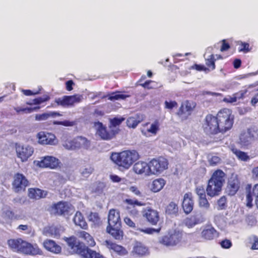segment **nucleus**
Returning <instances> with one entry per match:
<instances>
[{
    "label": "nucleus",
    "instance_id": "18",
    "mask_svg": "<svg viewBox=\"0 0 258 258\" xmlns=\"http://www.w3.org/2000/svg\"><path fill=\"white\" fill-rule=\"evenodd\" d=\"M55 214L62 215L68 214L72 210V207L68 203L60 202L52 208Z\"/></svg>",
    "mask_w": 258,
    "mask_h": 258
},
{
    "label": "nucleus",
    "instance_id": "56",
    "mask_svg": "<svg viewBox=\"0 0 258 258\" xmlns=\"http://www.w3.org/2000/svg\"><path fill=\"white\" fill-rule=\"evenodd\" d=\"M4 216L9 219H18L16 216H14V213L10 210H6L4 212Z\"/></svg>",
    "mask_w": 258,
    "mask_h": 258
},
{
    "label": "nucleus",
    "instance_id": "31",
    "mask_svg": "<svg viewBox=\"0 0 258 258\" xmlns=\"http://www.w3.org/2000/svg\"><path fill=\"white\" fill-rule=\"evenodd\" d=\"M165 184V181L163 178L155 179L151 185V189L153 192H158L163 188Z\"/></svg>",
    "mask_w": 258,
    "mask_h": 258
},
{
    "label": "nucleus",
    "instance_id": "54",
    "mask_svg": "<svg viewBox=\"0 0 258 258\" xmlns=\"http://www.w3.org/2000/svg\"><path fill=\"white\" fill-rule=\"evenodd\" d=\"M125 201L127 204L131 205H136L139 206H143L145 205V203L139 202L137 200L126 199Z\"/></svg>",
    "mask_w": 258,
    "mask_h": 258
},
{
    "label": "nucleus",
    "instance_id": "25",
    "mask_svg": "<svg viewBox=\"0 0 258 258\" xmlns=\"http://www.w3.org/2000/svg\"><path fill=\"white\" fill-rule=\"evenodd\" d=\"M252 196H253L255 197V204L256 205V207L258 209V184H255L252 189V194H251L250 192H249L246 195V201H247V204L246 205L247 207L250 208L252 207Z\"/></svg>",
    "mask_w": 258,
    "mask_h": 258
},
{
    "label": "nucleus",
    "instance_id": "30",
    "mask_svg": "<svg viewBox=\"0 0 258 258\" xmlns=\"http://www.w3.org/2000/svg\"><path fill=\"white\" fill-rule=\"evenodd\" d=\"M74 142L76 149L80 148L87 149L90 146V142L83 137H78L74 139Z\"/></svg>",
    "mask_w": 258,
    "mask_h": 258
},
{
    "label": "nucleus",
    "instance_id": "42",
    "mask_svg": "<svg viewBox=\"0 0 258 258\" xmlns=\"http://www.w3.org/2000/svg\"><path fill=\"white\" fill-rule=\"evenodd\" d=\"M94 168L90 165H87L80 169L81 174L84 177H88L93 171Z\"/></svg>",
    "mask_w": 258,
    "mask_h": 258
},
{
    "label": "nucleus",
    "instance_id": "40",
    "mask_svg": "<svg viewBox=\"0 0 258 258\" xmlns=\"http://www.w3.org/2000/svg\"><path fill=\"white\" fill-rule=\"evenodd\" d=\"M124 120V118L123 117H115L113 119H111L110 120V125L109 128L110 130H116V127L117 126H119L121 123Z\"/></svg>",
    "mask_w": 258,
    "mask_h": 258
},
{
    "label": "nucleus",
    "instance_id": "63",
    "mask_svg": "<svg viewBox=\"0 0 258 258\" xmlns=\"http://www.w3.org/2000/svg\"><path fill=\"white\" fill-rule=\"evenodd\" d=\"M252 239L253 240V242L251 246V249H258V238L255 236H253L252 237Z\"/></svg>",
    "mask_w": 258,
    "mask_h": 258
},
{
    "label": "nucleus",
    "instance_id": "27",
    "mask_svg": "<svg viewBox=\"0 0 258 258\" xmlns=\"http://www.w3.org/2000/svg\"><path fill=\"white\" fill-rule=\"evenodd\" d=\"M78 236L85 240L86 244L90 246H94L96 243L93 237L88 233L85 231H80L77 232Z\"/></svg>",
    "mask_w": 258,
    "mask_h": 258
},
{
    "label": "nucleus",
    "instance_id": "10",
    "mask_svg": "<svg viewBox=\"0 0 258 258\" xmlns=\"http://www.w3.org/2000/svg\"><path fill=\"white\" fill-rule=\"evenodd\" d=\"M82 99V95L76 94L73 96H64L62 97L56 98L55 102L58 105L63 107H69L81 102Z\"/></svg>",
    "mask_w": 258,
    "mask_h": 258
},
{
    "label": "nucleus",
    "instance_id": "50",
    "mask_svg": "<svg viewBox=\"0 0 258 258\" xmlns=\"http://www.w3.org/2000/svg\"><path fill=\"white\" fill-rule=\"evenodd\" d=\"M237 43L241 46V48L239 49V51L246 53L250 51V49L249 48V45L248 43L239 41Z\"/></svg>",
    "mask_w": 258,
    "mask_h": 258
},
{
    "label": "nucleus",
    "instance_id": "41",
    "mask_svg": "<svg viewBox=\"0 0 258 258\" xmlns=\"http://www.w3.org/2000/svg\"><path fill=\"white\" fill-rule=\"evenodd\" d=\"M130 96L125 94H120V92H114L109 95L108 99L110 100H124Z\"/></svg>",
    "mask_w": 258,
    "mask_h": 258
},
{
    "label": "nucleus",
    "instance_id": "33",
    "mask_svg": "<svg viewBox=\"0 0 258 258\" xmlns=\"http://www.w3.org/2000/svg\"><path fill=\"white\" fill-rule=\"evenodd\" d=\"M74 223L78 226L83 229H86L87 227V223L84 220L81 213L77 212L73 219Z\"/></svg>",
    "mask_w": 258,
    "mask_h": 258
},
{
    "label": "nucleus",
    "instance_id": "29",
    "mask_svg": "<svg viewBox=\"0 0 258 258\" xmlns=\"http://www.w3.org/2000/svg\"><path fill=\"white\" fill-rule=\"evenodd\" d=\"M62 232L63 230L61 227L51 226L46 228L44 232L47 236L59 237Z\"/></svg>",
    "mask_w": 258,
    "mask_h": 258
},
{
    "label": "nucleus",
    "instance_id": "39",
    "mask_svg": "<svg viewBox=\"0 0 258 258\" xmlns=\"http://www.w3.org/2000/svg\"><path fill=\"white\" fill-rule=\"evenodd\" d=\"M178 211L177 205L174 202H171L166 207V213L169 215H176Z\"/></svg>",
    "mask_w": 258,
    "mask_h": 258
},
{
    "label": "nucleus",
    "instance_id": "13",
    "mask_svg": "<svg viewBox=\"0 0 258 258\" xmlns=\"http://www.w3.org/2000/svg\"><path fill=\"white\" fill-rule=\"evenodd\" d=\"M94 126L96 130V134L103 140H109L112 139L116 133V130H114L107 131L106 127L100 122H95Z\"/></svg>",
    "mask_w": 258,
    "mask_h": 258
},
{
    "label": "nucleus",
    "instance_id": "51",
    "mask_svg": "<svg viewBox=\"0 0 258 258\" xmlns=\"http://www.w3.org/2000/svg\"><path fill=\"white\" fill-rule=\"evenodd\" d=\"M206 64L210 68H211L212 70L215 69V59L213 54H211L209 56V58H206Z\"/></svg>",
    "mask_w": 258,
    "mask_h": 258
},
{
    "label": "nucleus",
    "instance_id": "24",
    "mask_svg": "<svg viewBox=\"0 0 258 258\" xmlns=\"http://www.w3.org/2000/svg\"><path fill=\"white\" fill-rule=\"evenodd\" d=\"M192 108L189 102H186L181 105L178 112V114L182 119H186L190 115Z\"/></svg>",
    "mask_w": 258,
    "mask_h": 258
},
{
    "label": "nucleus",
    "instance_id": "62",
    "mask_svg": "<svg viewBox=\"0 0 258 258\" xmlns=\"http://www.w3.org/2000/svg\"><path fill=\"white\" fill-rule=\"evenodd\" d=\"M124 221L125 223L128 226L133 228L135 227V223L130 218L125 217L124 219Z\"/></svg>",
    "mask_w": 258,
    "mask_h": 258
},
{
    "label": "nucleus",
    "instance_id": "37",
    "mask_svg": "<svg viewBox=\"0 0 258 258\" xmlns=\"http://www.w3.org/2000/svg\"><path fill=\"white\" fill-rule=\"evenodd\" d=\"M106 243L109 248L117 252L119 254H123L125 253V250L122 246L108 241H106Z\"/></svg>",
    "mask_w": 258,
    "mask_h": 258
},
{
    "label": "nucleus",
    "instance_id": "57",
    "mask_svg": "<svg viewBox=\"0 0 258 258\" xmlns=\"http://www.w3.org/2000/svg\"><path fill=\"white\" fill-rule=\"evenodd\" d=\"M221 245L224 248H229L232 245V243L230 240L225 239L221 241Z\"/></svg>",
    "mask_w": 258,
    "mask_h": 258
},
{
    "label": "nucleus",
    "instance_id": "2",
    "mask_svg": "<svg viewBox=\"0 0 258 258\" xmlns=\"http://www.w3.org/2000/svg\"><path fill=\"white\" fill-rule=\"evenodd\" d=\"M110 158L118 166L128 169L139 158V155L135 150L124 151L120 153L112 154Z\"/></svg>",
    "mask_w": 258,
    "mask_h": 258
},
{
    "label": "nucleus",
    "instance_id": "64",
    "mask_svg": "<svg viewBox=\"0 0 258 258\" xmlns=\"http://www.w3.org/2000/svg\"><path fill=\"white\" fill-rule=\"evenodd\" d=\"M257 74H258V71L256 72H253V73H248L247 74L242 75L239 76L238 77H239V79H246V78H248L251 76H255Z\"/></svg>",
    "mask_w": 258,
    "mask_h": 258
},
{
    "label": "nucleus",
    "instance_id": "47",
    "mask_svg": "<svg viewBox=\"0 0 258 258\" xmlns=\"http://www.w3.org/2000/svg\"><path fill=\"white\" fill-rule=\"evenodd\" d=\"M208 161L211 165L215 166L221 162V158L217 155L209 156Z\"/></svg>",
    "mask_w": 258,
    "mask_h": 258
},
{
    "label": "nucleus",
    "instance_id": "16",
    "mask_svg": "<svg viewBox=\"0 0 258 258\" xmlns=\"http://www.w3.org/2000/svg\"><path fill=\"white\" fill-rule=\"evenodd\" d=\"M143 216L152 225H156L159 220V215L157 211L150 208H147L144 210Z\"/></svg>",
    "mask_w": 258,
    "mask_h": 258
},
{
    "label": "nucleus",
    "instance_id": "11",
    "mask_svg": "<svg viewBox=\"0 0 258 258\" xmlns=\"http://www.w3.org/2000/svg\"><path fill=\"white\" fill-rule=\"evenodd\" d=\"M206 220L205 212L199 210L190 217L184 220L183 223L188 228H192L195 225L203 223Z\"/></svg>",
    "mask_w": 258,
    "mask_h": 258
},
{
    "label": "nucleus",
    "instance_id": "22",
    "mask_svg": "<svg viewBox=\"0 0 258 258\" xmlns=\"http://www.w3.org/2000/svg\"><path fill=\"white\" fill-rule=\"evenodd\" d=\"M44 247L48 251L54 253H59L61 252V248L54 241L46 239L43 241Z\"/></svg>",
    "mask_w": 258,
    "mask_h": 258
},
{
    "label": "nucleus",
    "instance_id": "21",
    "mask_svg": "<svg viewBox=\"0 0 258 258\" xmlns=\"http://www.w3.org/2000/svg\"><path fill=\"white\" fill-rule=\"evenodd\" d=\"M133 170L137 174H145L146 175H150L149 163H147L143 161H139L134 164Z\"/></svg>",
    "mask_w": 258,
    "mask_h": 258
},
{
    "label": "nucleus",
    "instance_id": "23",
    "mask_svg": "<svg viewBox=\"0 0 258 258\" xmlns=\"http://www.w3.org/2000/svg\"><path fill=\"white\" fill-rule=\"evenodd\" d=\"M194 207V202L190 193L185 194L182 202V208L186 214L190 213Z\"/></svg>",
    "mask_w": 258,
    "mask_h": 258
},
{
    "label": "nucleus",
    "instance_id": "35",
    "mask_svg": "<svg viewBox=\"0 0 258 258\" xmlns=\"http://www.w3.org/2000/svg\"><path fill=\"white\" fill-rule=\"evenodd\" d=\"M231 151L236 157L241 161L247 162L250 160V157L244 152L234 148H232Z\"/></svg>",
    "mask_w": 258,
    "mask_h": 258
},
{
    "label": "nucleus",
    "instance_id": "58",
    "mask_svg": "<svg viewBox=\"0 0 258 258\" xmlns=\"http://www.w3.org/2000/svg\"><path fill=\"white\" fill-rule=\"evenodd\" d=\"M165 108L169 109H172L173 107L177 105V103L175 101H167L165 102Z\"/></svg>",
    "mask_w": 258,
    "mask_h": 258
},
{
    "label": "nucleus",
    "instance_id": "8",
    "mask_svg": "<svg viewBox=\"0 0 258 258\" xmlns=\"http://www.w3.org/2000/svg\"><path fill=\"white\" fill-rule=\"evenodd\" d=\"M258 138V132L254 129L243 131L239 136V143L243 147L248 146Z\"/></svg>",
    "mask_w": 258,
    "mask_h": 258
},
{
    "label": "nucleus",
    "instance_id": "32",
    "mask_svg": "<svg viewBox=\"0 0 258 258\" xmlns=\"http://www.w3.org/2000/svg\"><path fill=\"white\" fill-rule=\"evenodd\" d=\"M159 128V125L158 122H155L150 125L149 128L146 130H142V133L147 137L150 136V134L155 135Z\"/></svg>",
    "mask_w": 258,
    "mask_h": 258
},
{
    "label": "nucleus",
    "instance_id": "60",
    "mask_svg": "<svg viewBox=\"0 0 258 258\" xmlns=\"http://www.w3.org/2000/svg\"><path fill=\"white\" fill-rule=\"evenodd\" d=\"M110 177L112 181L114 182H124V178H121L116 175H111Z\"/></svg>",
    "mask_w": 258,
    "mask_h": 258
},
{
    "label": "nucleus",
    "instance_id": "19",
    "mask_svg": "<svg viewBox=\"0 0 258 258\" xmlns=\"http://www.w3.org/2000/svg\"><path fill=\"white\" fill-rule=\"evenodd\" d=\"M58 164V160L52 156H45L42 158L38 163L40 167L54 168Z\"/></svg>",
    "mask_w": 258,
    "mask_h": 258
},
{
    "label": "nucleus",
    "instance_id": "20",
    "mask_svg": "<svg viewBox=\"0 0 258 258\" xmlns=\"http://www.w3.org/2000/svg\"><path fill=\"white\" fill-rule=\"evenodd\" d=\"M201 236L205 240H211L217 236V232L212 226L207 225L203 227Z\"/></svg>",
    "mask_w": 258,
    "mask_h": 258
},
{
    "label": "nucleus",
    "instance_id": "59",
    "mask_svg": "<svg viewBox=\"0 0 258 258\" xmlns=\"http://www.w3.org/2000/svg\"><path fill=\"white\" fill-rule=\"evenodd\" d=\"M251 177L255 180H258V166L252 169Z\"/></svg>",
    "mask_w": 258,
    "mask_h": 258
},
{
    "label": "nucleus",
    "instance_id": "14",
    "mask_svg": "<svg viewBox=\"0 0 258 258\" xmlns=\"http://www.w3.org/2000/svg\"><path fill=\"white\" fill-rule=\"evenodd\" d=\"M28 184L29 181L23 174L17 173L15 175L13 186L16 192L24 189Z\"/></svg>",
    "mask_w": 258,
    "mask_h": 258
},
{
    "label": "nucleus",
    "instance_id": "26",
    "mask_svg": "<svg viewBox=\"0 0 258 258\" xmlns=\"http://www.w3.org/2000/svg\"><path fill=\"white\" fill-rule=\"evenodd\" d=\"M148 252L147 248L142 243L136 241L134 244L132 253L139 256L145 255Z\"/></svg>",
    "mask_w": 258,
    "mask_h": 258
},
{
    "label": "nucleus",
    "instance_id": "49",
    "mask_svg": "<svg viewBox=\"0 0 258 258\" xmlns=\"http://www.w3.org/2000/svg\"><path fill=\"white\" fill-rule=\"evenodd\" d=\"M218 210H223L227 207V200L225 196L222 197L217 202Z\"/></svg>",
    "mask_w": 258,
    "mask_h": 258
},
{
    "label": "nucleus",
    "instance_id": "5",
    "mask_svg": "<svg viewBox=\"0 0 258 258\" xmlns=\"http://www.w3.org/2000/svg\"><path fill=\"white\" fill-rule=\"evenodd\" d=\"M216 117L220 127V132L225 133L232 127L234 116L232 115L230 110L227 108L221 110L218 113Z\"/></svg>",
    "mask_w": 258,
    "mask_h": 258
},
{
    "label": "nucleus",
    "instance_id": "61",
    "mask_svg": "<svg viewBox=\"0 0 258 258\" xmlns=\"http://www.w3.org/2000/svg\"><path fill=\"white\" fill-rule=\"evenodd\" d=\"M129 190L130 191L134 193L135 195L138 196H141V192L136 186H131L129 188Z\"/></svg>",
    "mask_w": 258,
    "mask_h": 258
},
{
    "label": "nucleus",
    "instance_id": "6",
    "mask_svg": "<svg viewBox=\"0 0 258 258\" xmlns=\"http://www.w3.org/2000/svg\"><path fill=\"white\" fill-rule=\"evenodd\" d=\"M182 236L183 233L181 231L174 230L160 237L159 242L167 247H172L179 244Z\"/></svg>",
    "mask_w": 258,
    "mask_h": 258
},
{
    "label": "nucleus",
    "instance_id": "7",
    "mask_svg": "<svg viewBox=\"0 0 258 258\" xmlns=\"http://www.w3.org/2000/svg\"><path fill=\"white\" fill-rule=\"evenodd\" d=\"M150 175L159 174L168 168V161L163 157L153 159L149 162Z\"/></svg>",
    "mask_w": 258,
    "mask_h": 258
},
{
    "label": "nucleus",
    "instance_id": "43",
    "mask_svg": "<svg viewBox=\"0 0 258 258\" xmlns=\"http://www.w3.org/2000/svg\"><path fill=\"white\" fill-rule=\"evenodd\" d=\"M59 116L60 114L58 112H51L49 113H43L42 114L36 115V119L38 120H43L47 119L49 116L54 117L55 116Z\"/></svg>",
    "mask_w": 258,
    "mask_h": 258
},
{
    "label": "nucleus",
    "instance_id": "9",
    "mask_svg": "<svg viewBox=\"0 0 258 258\" xmlns=\"http://www.w3.org/2000/svg\"><path fill=\"white\" fill-rule=\"evenodd\" d=\"M216 117L212 115H207L203 127L207 134H216L220 132V127Z\"/></svg>",
    "mask_w": 258,
    "mask_h": 258
},
{
    "label": "nucleus",
    "instance_id": "45",
    "mask_svg": "<svg viewBox=\"0 0 258 258\" xmlns=\"http://www.w3.org/2000/svg\"><path fill=\"white\" fill-rule=\"evenodd\" d=\"M39 108V107H15L14 109L17 113H20L22 112L24 113H30L33 112L34 110H36Z\"/></svg>",
    "mask_w": 258,
    "mask_h": 258
},
{
    "label": "nucleus",
    "instance_id": "46",
    "mask_svg": "<svg viewBox=\"0 0 258 258\" xmlns=\"http://www.w3.org/2000/svg\"><path fill=\"white\" fill-rule=\"evenodd\" d=\"M49 97L48 95H45L42 97H40L37 98H35L33 100V103H28V105H38L43 102L47 101L49 99Z\"/></svg>",
    "mask_w": 258,
    "mask_h": 258
},
{
    "label": "nucleus",
    "instance_id": "55",
    "mask_svg": "<svg viewBox=\"0 0 258 258\" xmlns=\"http://www.w3.org/2000/svg\"><path fill=\"white\" fill-rule=\"evenodd\" d=\"M29 243V242L23 240L19 252L26 254Z\"/></svg>",
    "mask_w": 258,
    "mask_h": 258
},
{
    "label": "nucleus",
    "instance_id": "15",
    "mask_svg": "<svg viewBox=\"0 0 258 258\" xmlns=\"http://www.w3.org/2000/svg\"><path fill=\"white\" fill-rule=\"evenodd\" d=\"M38 143L42 145H54L55 141V136L54 135L41 132L37 134Z\"/></svg>",
    "mask_w": 258,
    "mask_h": 258
},
{
    "label": "nucleus",
    "instance_id": "36",
    "mask_svg": "<svg viewBox=\"0 0 258 258\" xmlns=\"http://www.w3.org/2000/svg\"><path fill=\"white\" fill-rule=\"evenodd\" d=\"M41 253L42 251L36 244H32L30 243H29L26 254L33 255L41 254Z\"/></svg>",
    "mask_w": 258,
    "mask_h": 258
},
{
    "label": "nucleus",
    "instance_id": "3",
    "mask_svg": "<svg viewBox=\"0 0 258 258\" xmlns=\"http://www.w3.org/2000/svg\"><path fill=\"white\" fill-rule=\"evenodd\" d=\"M225 174L221 170H218L213 173L209 180L206 189L208 196L213 197L220 194L222 187L225 182Z\"/></svg>",
    "mask_w": 258,
    "mask_h": 258
},
{
    "label": "nucleus",
    "instance_id": "12",
    "mask_svg": "<svg viewBox=\"0 0 258 258\" xmlns=\"http://www.w3.org/2000/svg\"><path fill=\"white\" fill-rule=\"evenodd\" d=\"M16 150L18 157L20 158L22 162L27 161L34 152L33 148L29 145L16 144Z\"/></svg>",
    "mask_w": 258,
    "mask_h": 258
},
{
    "label": "nucleus",
    "instance_id": "48",
    "mask_svg": "<svg viewBox=\"0 0 258 258\" xmlns=\"http://www.w3.org/2000/svg\"><path fill=\"white\" fill-rule=\"evenodd\" d=\"M88 219L94 225L98 224L100 222V218L99 217L98 214L97 213H91L88 216Z\"/></svg>",
    "mask_w": 258,
    "mask_h": 258
},
{
    "label": "nucleus",
    "instance_id": "53",
    "mask_svg": "<svg viewBox=\"0 0 258 258\" xmlns=\"http://www.w3.org/2000/svg\"><path fill=\"white\" fill-rule=\"evenodd\" d=\"M63 147L68 149V150H74L76 149V147H75V143L74 142V140L72 141L66 142L63 144Z\"/></svg>",
    "mask_w": 258,
    "mask_h": 258
},
{
    "label": "nucleus",
    "instance_id": "44",
    "mask_svg": "<svg viewBox=\"0 0 258 258\" xmlns=\"http://www.w3.org/2000/svg\"><path fill=\"white\" fill-rule=\"evenodd\" d=\"M199 206L201 208H203V210H201L202 212H204L206 213L210 208V204L206 197L199 199Z\"/></svg>",
    "mask_w": 258,
    "mask_h": 258
},
{
    "label": "nucleus",
    "instance_id": "4",
    "mask_svg": "<svg viewBox=\"0 0 258 258\" xmlns=\"http://www.w3.org/2000/svg\"><path fill=\"white\" fill-rule=\"evenodd\" d=\"M67 242L72 251L79 254L82 258H103L99 253L82 243H78L75 237L67 238Z\"/></svg>",
    "mask_w": 258,
    "mask_h": 258
},
{
    "label": "nucleus",
    "instance_id": "17",
    "mask_svg": "<svg viewBox=\"0 0 258 258\" xmlns=\"http://www.w3.org/2000/svg\"><path fill=\"white\" fill-rule=\"evenodd\" d=\"M239 188V182L237 175H232L229 179L227 191L230 196L234 195Z\"/></svg>",
    "mask_w": 258,
    "mask_h": 258
},
{
    "label": "nucleus",
    "instance_id": "1",
    "mask_svg": "<svg viewBox=\"0 0 258 258\" xmlns=\"http://www.w3.org/2000/svg\"><path fill=\"white\" fill-rule=\"evenodd\" d=\"M108 226L106 231L115 239L119 240L122 238L123 232L120 229L121 220L119 212L114 209L109 211L108 215Z\"/></svg>",
    "mask_w": 258,
    "mask_h": 258
},
{
    "label": "nucleus",
    "instance_id": "38",
    "mask_svg": "<svg viewBox=\"0 0 258 258\" xmlns=\"http://www.w3.org/2000/svg\"><path fill=\"white\" fill-rule=\"evenodd\" d=\"M141 121V119L139 116L130 117L127 119L126 124L128 127L134 128Z\"/></svg>",
    "mask_w": 258,
    "mask_h": 258
},
{
    "label": "nucleus",
    "instance_id": "28",
    "mask_svg": "<svg viewBox=\"0 0 258 258\" xmlns=\"http://www.w3.org/2000/svg\"><path fill=\"white\" fill-rule=\"evenodd\" d=\"M47 193L46 191L39 188H29L28 196L31 199H39L45 198Z\"/></svg>",
    "mask_w": 258,
    "mask_h": 258
},
{
    "label": "nucleus",
    "instance_id": "34",
    "mask_svg": "<svg viewBox=\"0 0 258 258\" xmlns=\"http://www.w3.org/2000/svg\"><path fill=\"white\" fill-rule=\"evenodd\" d=\"M23 240L21 238L11 239L8 240L9 246L14 251L19 252Z\"/></svg>",
    "mask_w": 258,
    "mask_h": 258
},
{
    "label": "nucleus",
    "instance_id": "52",
    "mask_svg": "<svg viewBox=\"0 0 258 258\" xmlns=\"http://www.w3.org/2000/svg\"><path fill=\"white\" fill-rule=\"evenodd\" d=\"M196 191L199 199L206 197L205 190L203 186L197 187L196 189Z\"/></svg>",
    "mask_w": 258,
    "mask_h": 258
}]
</instances>
